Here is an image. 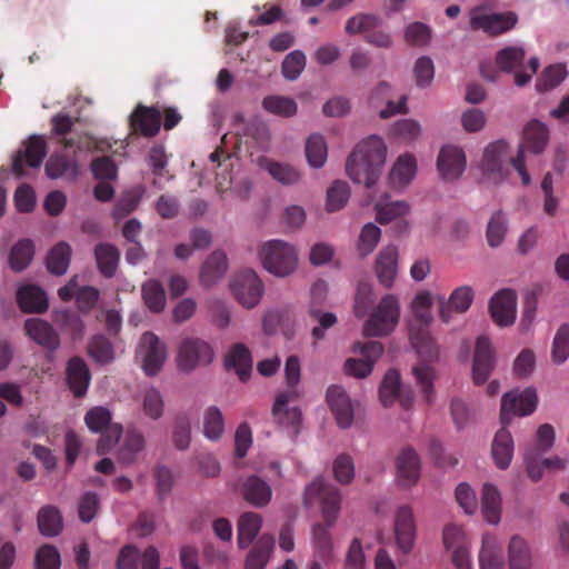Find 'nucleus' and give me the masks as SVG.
Wrapping results in <instances>:
<instances>
[{
    "label": "nucleus",
    "instance_id": "obj_1",
    "mask_svg": "<svg viewBox=\"0 0 569 569\" xmlns=\"http://www.w3.org/2000/svg\"><path fill=\"white\" fill-rule=\"evenodd\" d=\"M538 403L537 392L532 387L522 391L511 390L506 392L501 399L500 421L502 427L496 432L491 446V455L497 468L506 470L513 457V439L507 426L513 416L531 415Z\"/></svg>",
    "mask_w": 569,
    "mask_h": 569
},
{
    "label": "nucleus",
    "instance_id": "obj_2",
    "mask_svg": "<svg viewBox=\"0 0 569 569\" xmlns=\"http://www.w3.org/2000/svg\"><path fill=\"white\" fill-rule=\"evenodd\" d=\"M315 499H320L323 523H316L312 528V541L316 556L323 562H329L333 557V543L329 529L336 522L341 496L332 485L326 483L321 478L312 481L305 492V502L312 503Z\"/></svg>",
    "mask_w": 569,
    "mask_h": 569
},
{
    "label": "nucleus",
    "instance_id": "obj_3",
    "mask_svg": "<svg viewBox=\"0 0 569 569\" xmlns=\"http://www.w3.org/2000/svg\"><path fill=\"white\" fill-rule=\"evenodd\" d=\"M387 147L378 136H370L359 142L346 162V172L356 183L373 186L381 174Z\"/></svg>",
    "mask_w": 569,
    "mask_h": 569
},
{
    "label": "nucleus",
    "instance_id": "obj_4",
    "mask_svg": "<svg viewBox=\"0 0 569 569\" xmlns=\"http://www.w3.org/2000/svg\"><path fill=\"white\" fill-rule=\"evenodd\" d=\"M263 268L277 277H286L292 273L298 263L296 249L282 240L266 242L259 252Z\"/></svg>",
    "mask_w": 569,
    "mask_h": 569
},
{
    "label": "nucleus",
    "instance_id": "obj_5",
    "mask_svg": "<svg viewBox=\"0 0 569 569\" xmlns=\"http://www.w3.org/2000/svg\"><path fill=\"white\" fill-rule=\"evenodd\" d=\"M400 308L392 295H386L363 326L367 337H382L389 335L399 321Z\"/></svg>",
    "mask_w": 569,
    "mask_h": 569
},
{
    "label": "nucleus",
    "instance_id": "obj_6",
    "mask_svg": "<svg viewBox=\"0 0 569 569\" xmlns=\"http://www.w3.org/2000/svg\"><path fill=\"white\" fill-rule=\"evenodd\" d=\"M525 144H521L516 157L511 158V164L519 173L521 181L528 186L531 181L525 164V148L532 153H540L549 140V131L545 123L539 120L530 121L523 132Z\"/></svg>",
    "mask_w": 569,
    "mask_h": 569
},
{
    "label": "nucleus",
    "instance_id": "obj_7",
    "mask_svg": "<svg viewBox=\"0 0 569 569\" xmlns=\"http://www.w3.org/2000/svg\"><path fill=\"white\" fill-rule=\"evenodd\" d=\"M237 301L247 309L254 308L261 300L264 286L258 274L250 269L239 272L230 284Z\"/></svg>",
    "mask_w": 569,
    "mask_h": 569
},
{
    "label": "nucleus",
    "instance_id": "obj_8",
    "mask_svg": "<svg viewBox=\"0 0 569 569\" xmlns=\"http://www.w3.org/2000/svg\"><path fill=\"white\" fill-rule=\"evenodd\" d=\"M213 356L214 352L208 342L198 338H187L181 342L177 362L180 370L190 372L197 366L210 363Z\"/></svg>",
    "mask_w": 569,
    "mask_h": 569
},
{
    "label": "nucleus",
    "instance_id": "obj_9",
    "mask_svg": "<svg viewBox=\"0 0 569 569\" xmlns=\"http://www.w3.org/2000/svg\"><path fill=\"white\" fill-rule=\"evenodd\" d=\"M355 351H359L360 359H348L345 363V370L348 375L356 378H366L371 373L377 359L383 352V346L379 341L356 342Z\"/></svg>",
    "mask_w": 569,
    "mask_h": 569
},
{
    "label": "nucleus",
    "instance_id": "obj_10",
    "mask_svg": "<svg viewBox=\"0 0 569 569\" xmlns=\"http://www.w3.org/2000/svg\"><path fill=\"white\" fill-rule=\"evenodd\" d=\"M47 154V143L42 136L33 134L26 142V149L19 150L12 161V171L17 177L26 174V166L38 168Z\"/></svg>",
    "mask_w": 569,
    "mask_h": 569
},
{
    "label": "nucleus",
    "instance_id": "obj_11",
    "mask_svg": "<svg viewBox=\"0 0 569 569\" xmlns=\"http://www.w3.org/2000/svg\"><path fill=\"white\" fill-rule=\"evenodd\" d=\"M496 367V352L487 337H479L472 361V379L478 386L483 385Z\"/></svg>",
    "mask_w": 569,
    "mask_h": 569
},
{
    "label": "nucleus",
    "instance_id": "obj_12",
    "mask_svg": "<svg viewBox=\"0 0 569 569\" xmlns=\"http://www.w3.org/2000/svg\"><path fill=\"white\" fill-rule=\"evenodd\" d=\"M508 144L503 140L489 143L485 150L480 168L482 173L495 182L502 181L507 176L505 158Z\"/></svg>",
    "mask_w": 569,
    "mask_h": 569
},
{
    "label": "nucleus",
    "instance_id": "obj_13",
    "mask_svg": "<svg viewBox=\"0 0 569 569\" xmlns=\"http://www.w3.org/2000/svg\"><path fill=\"white\" fill-rule=\"evenodd\" d=\"M142 368L147 376H156L162 368L167 350L164 343L153 332H144L140 339Z\"/></svg>",
    "mask_w": 569,
    "mask_h": 569
},
{
    "label": "nucleus",
    "instance_id": "obj_14",
    "mask_svg": "<svg viewBox=\"0 0 569 569\" xmlns=\"http://www.w3.org/2000/svg\"><path fill=\"white\" fill-rule=\"evenodd\" d=\"M517 295L511 289L498 291L490 300L489 309L493 321L500 327L513 323L516 319Z\"/></svg>",
    "mask_w": 569,
    "mask_h": 569
},
{
    "label": "nucleus",
    "instance_id": "obj_15",
    "mask_svg": "<svg viewBox=\"0 0 569 569\" xmlns=\"http://www.w3.org/2000/svg\"><path fill=\"white\" fill-rule=\"evenodd\" d=\"M475 292L469 286H461L456 288L446 300L445 296H438L439 302V317L442 322L448 323L451 320V311L463 313L466 312L472 301Z\"/></svg>",
    "mask_w": 569,
    "mask_h": 569
},
{
    "label": "nucleus",
    "instance_id": "obj_16",
    "mask_svg": "<svg viewBox=\"0 0 569 569\" xmlns=\"http://www.w3.org/2000/svg\"><path fill=\"white\" fill-rule=\"evenodd\" d=\"M395 535L398 548L409 553L416 540V522L410 507L401 506L395 518Z\"/></svg>",
    "mask_w": 569,
    "mask_h": 569
},
{
    "label": "nucleus",
    "instance_id": "obj_17",
    "mask_svg": "<svg viewBox=\"0 0 569 569\" xmlns=\"http://www.w3.org/2000/svg\"><path fill=\"white\" fill-rule=\"evenodd\" d=\"M518 21L515 12H500L491 14L472 16L470 26L473 30L482 29L485 32L497 36L512 29Z\"/></svg>",
    "mask_w": 569,
    "mask_h": 569
},
{
    "label": "nucleus",
    "instance_id": "obj_18",
    "mask_svg": "<svg viewBox=\"0 0 569 569\" xmlns=\"http://www.w3.org/2000/svg\"><path fill=\"white\" fill-rule=\"evenodd\" d=\"M327 402L340 428H349L353 421V406L345 389L330 386L327 390Z\"/></svg>",
    "mask_w": 569,
    "mask_h": 569
},
{
    "label": "nucleus",
    "instance_id": "obj_19",
    "mask_svg": "<svg viewBox=\"0 0 569 569\" xmlns=\"http://www.w3.org/2000/svg\"><path fill=\"white\" fill-rule=\"evenodd\" d=\"M161 126V113L156 107L138 104L130 116V127L143 137H154Z\"/></svg>",
    "mask_w": 569,
    "mask_h": 569
},
{
    "label": "nucleus",
    "instance_id": "obj_20",
    "mask_svg": "<svg viewBox=\"0 0 569 569\" xmlns=\"http://www.w3.org/2000/svg\"><path fill=\"white\" fill-rule=\"evenodd\" d=\"M437 166L445 180L458 179L466 169L463 150L456 146H445L439 152Z\"/></svg>",
    "mask_w": 569,
    "mask_h": 569
},
{
    "label": "nucleus",
    "instance_id": "obj_21",
    "mask_svg": "<svg viewBox=\"0 0 569 569\" xmlns=\"http://www.w3.org/2000/svg\"><path fill=\"white\" fill-rule=\"evenodd\" d=\"M297 397L296 390H287L279 393L272 406L274 421L283 427H290L298 431L301 421V411L297 407L289 408L288 403Z\"/></svg>",
    "mask_w": 569,
    "mask_h": 569
},
{
    "label": "nucleus",
    "instance_id": "obj_22",
    "mask_svg": "<svg viewBox=\"0 0 569 569\" xmlns=\"http://www.w3.org/2000/svg\"><path fill=\"white\" fill-rule=\"evenodd\" d=\"M26 335L49 351L60 347V338L50 323L39 318H30L24 322Z\"/></svg>",
    "mask_w": 569,
    "mask_h": 569
},
{
    "label": "nucleus",
    "instance_id": "obj_23",
    "mask_svg": "<svg viewBox=\"0 0 569 569\" xmlns=\"http://www.w3.org/2000/svg\"><path fill=\"white\" fill-rule=\"evenodd\" d=\"M397 477L402 487H411L420 477V459L410 447L403 448L396 459Z\"/></svg>",
    "mask_w": 569,
    "mask_h": 569
},
{
    "label": "nucleus",
    "instance_id": "obj_24",
    "mask_svg": "<svg viewBox=\"0 0 569 569\" xmlns=\"http://www.w3.org/2000/svg\"><path fill=\"white\" fill-rule=\"evenodd\" d=\"M91 380L90 370L83 359L73 357L67 365V381L74 397L86 395Z\"/></svg>",
    "mask_w": 569,
    "mask_h": 569
},
{
    "label": "nucleus",
    "instance_id": "obj_25",
    "mask_svg": "<svg viewBox=\"0 0 569 569\" xmlns=\"http://www.w3.org/2000/svg\"><path fill=\"white\" fill-rule=\"evenodd\" d=\"M17 302L26 313H42L48 309L46 292L34 284L20 287L17 291Z\"/></svg>",
    "mask_w": 569,
    "mask_h": 569
},
{
    "label": "nucleus",
    "instance_id": "obj_26",
    "mask_svg": "<svg viewBox=\"0 0 569 569\" xmlns=\"http://www.w3.org/2000/svg\"><path fill=\"white\" fill-rule=\"evenodd\" d=\"M398 271V250L387 246L380 250L376 260V273L381 284L390 288Z\"/></svg>",
    "mask_w": 569,
    "mask_h": 569
},
{
    "label": "nucleus",
    "instance_id": "obj_27",
    "mask_svg": "<svg viewBox=\"0 0 569 569\" xmlns=\"http://www.w3.org/2000/svg\"><path fill=\"white\" fill-rule=\"evenodd\" d=\"M226 368L234 370L241 381H247L252 371V357L243 343H234L226 356Z\"/></svg>",
    "mask_w": 569,
    "mask_h": 569
},
{
    "label": "nucleus",
    "instance_id": "obj_28",
    "mask_svg": "<svg viewBox=\"0 0 569 569\" xmlns=\"http://www.w3.org/2000/svg\"><path fill=\"white\" fill-rule=\"evenodd\" d=\"M228 269L227 256L223 251H213L204 261L200 271L201 283L209 288L216 284Z\"/></svg>",
    "mask_w": 569,
    "mask_h": 569
},
{
    "label": "nucleus",
    "instance_id": "obj_29",
    "mask_svg": "<svg viewBox=\"0 0 569 569\" xmlns=\"http://www.w3.org/2000/svg\"><path fill=\"white\" fill-rule=\"evenodd\" d=\"M242 492L246 501L258 508L267 506L272 496V490L268 482L257 476L247 478Z\"/></svg>",
    "mask_w": 569,
    "mask_h": 569
},
{
    "label": "nucleus",
    "instance_id": "obj_30",
    "mask_svg": "<svg viewBox=\"0 0 569 569\" xmlns=\"http://www.w3.org/2000/svg\"><path fill=\"white\" fill-rule=\"evenodd\" d=\"M147 162L154 177L152 184L159 189H162V181H169L172 179V176H170L167 170L168 156L166 153L164 147L161 144L152 146L148 151Z\"/></svg>",
    "mask_w": 569,
    "mask_h": 569
},
{
    "label": "nucleus",
    "instance_id": "obj_31",
    "mask_svg": "<svg viewBox=\"0 0 569 569\" xmlns=\"http://www.w3.org/2000/svg\"><path fill=\"white\" fill-rule=\"evenodd\" d=\"M262 526L261 517L256 512H244L238 520V547L246 549L249 547L257 535L259 533Z\"/></svg>",
    "mask_w": 569,
    "mask_h": 569
},
{
    "label": "nucleus",
    "instance_id": "obj_32",
    "mask_svg": "<svg viewBox=\"0 0 569 569\" xmlns=\"http://www.w3.org/2000/svg\"><path fill=\"white\" fill-rule=\"evenodd\" d=\"M510 569H531V550L528 542L520 536H512L508 545Z\"/></svg>",
    "mask_w": 569,
    "mask_h": 569
},
{
    "label": "nucleus",
    "instance_id": "obj_33",
    "mask_svg": "<svg viewBox=\"0 0 569 569\" xmlns=\"http://www.w3.org/2000/svg\"><path fill=\"white\" fill-rule=\"evenodd\" d=\"M274 547V540L269 535H262L244 561V569H264Z\"/></svg>",
    "mask_w": 569,
    "mask_h": 569
},
{
    "label": "nucleus",
    "instance_id": "obj_34",
    "mask_svg": "<svg viewBox=\"0 0 569 569\" xmlns=\"http://www.w3.org/2000/svg\"><path fill=\"white\" fill-rule=\"evenodd\" d=\"M481 512L491 525H497L500 521L501 496L498 489L490 483H485L482 487Z\"/></svg>",
    "mask_w": 569,
    "mask_h": 569
},
{
    "label": "nucleus",
    "instance_id": "obj_35",
    "mask_svg": "<svg viewBox=\"0 0 569 569\" xmlns=\"http://www.w3.org/2000/svg\"><path fill=\"white\" fill-rule=\"evenodd\" d=\"M416 160L410 154H403L398 158L393 164L390 173L389 181L393 188H403L410 183L416 174Z\"/></svg>",
    "mask_w": 569,
    "mask_h": 569
},
{
    "label": "nucleus",
    "instance_id": "obj_36",
    "mask_svg": "<svg viewBox=\"0 0 569 569\" xmlns=\"http://www.w3.org/2000/svg\"><path fill=\"white\" fill-rule=\"evenodd\" d=\"M94 257L100 273L106 278H112L120 258L118 249L110 243H99L94 248Z\"/></svg>",
    "mask_w": 569,
    "mask_h": 569
},
{
    "label": "nucleus",
    "instance_id": "obj_37",
    "mask_svg": "<svg viewBox=\"0 0 569 569\" xmlns=\"http://www.w3.org/2000/svg\"><path fill=\"white\" fill-rule=\"evenodd\" d=\"M479 563L481 569H503V557L495 536L485 535L482 537Z\"/></svg>",
    "mask_w": 569,
    "mask_h": 569
},
{
    "label": "nucleus",
    "instance_id": "obj_38",
    "mask_svg": "<svg viewBox=\"0 0 569 569\" xmlns=\"http://www.w3.org/2000/svg\"><path fill=\"white\" fill-rule=\"evenodd\" d=\"M38 528L46 537L58 536L63 528L62 516L54 506H44L38 512Z\"/></svg>",
    "mask_w": 569,
    "mask_h": 569
},
{
    "label": "nucleus",
    "instance_id": "obj_39",
    "mask_svg": "<svg viewBox=\"0 0 569 569\" xmlns=\"http://www.w3.org/2000/svg\"><path fill=\"white\" fill-rule=\"evenodd\" d=\"M410 340L423 360L433 361L438 358V347L426 328H411Z\"/></svg>",
    "mask_w": 569,
    "mask_h": 569
},
{
    "label": "nucleus",
    "instance_id": "obj_40",
    "mask_svg": "<svg viewBox=\"0 0 569 569\" xmlns=\"http://www.w3.org/2000/svg\"><path fill=\"white\" fill-rule=\"evenodd\" d=\"M34 256V244L30 239L19 240L9 254L10 268L16 272L23 271L32 261Z\"/></svg>",
    "mask_w": 569,
    "mask_h": 569
},
{
    "label": "nucleus",
    "instance_id": "obj_41",
    "mask_svg": "<svg viewBox=\"0 0 569 569\" xmlns=\"http://www.w3.org/2000/svg\"><path fill=\"white\" fill-rule=\"evenodd\" d=\"M70 259L71 247L67 242L61 241L49 251L46 260L47 268L51 273L61 276L67 271Z\"/></svg>",
    "mask_w": 569,
    "mask_h": 569
},
{
    "label": "nucleus",
    "instance_id": "obj_42",
    "mask_svg": "<svg viewBox=\"0 0 569 569\" xmlns=\"http://www.w3.org/2000/svg\"><path fill=\"white\" fill-rule=\"evenodd\" d=\"M387 196L380 199L375 209L377 212V220L382 223H389L397 218H402L409 213L410 207L406 201H387Z\"/></svg>",
    "mask_w": 569,
    "mask_h": 569
},
{
    "label": "nucleus",
    "instance_id": "obj_43",
    "mask_svg": "<svg viewBox=\"0 0 569 569\" xmlns=\"http://www.w3.org/2000/svg\"><path fill=\"white\" fill-rule=\"evenodd\" d=\"M224 432V417L217 406H209L203 412V435L211 441L221 439Z\"/></svg>",
    "mask_w": 569,
    "mask_h": 569
},
{
    "label": "nucleus",
    "instance_id": "obj_44",
    "mask_svg": "<svg viewBox=\"0 0 569 569\" xmlns=\"http://www.w3.org/2000/svg\"><path fill=\"white\" fill-rule=\"evenodd\" d=\"M144 305L152 312H161L166 307V291L163 286L154 279H150L141 288Z\"/></svg>",
    "mask_w": 569,
    "mask_h": 569
},
{
    "label": "nucleus",
    "instance_id": "obj_45",
    "mask_svg": "<svg viewBox=\"0 0 569 569\" xmlns=\"http://www.w3.org/2000/svg\"><path fill=\"white\" fill-rule=\"evenodd\" d=\"M46 173L51 179L74 178L78 174V166L73 159L63 154H52L46 163Z\"/></svg>",
    "mask_w": 569,
    "mask_h": 569
},
{
    "label": "nucleus",
    "instance_id": "obj_46",
    "mask_svg": "<svg viewBox=\"0 0 569 569\" xmlns=\"http://www.w3.org/2000/svg\"><path fill=\"white\" fill-rule=\"evenodd\" d=\"M382 24V19L373 13H358L349 18L345 26V31L350 34L366 33L368 34L373 29Z\"/></svg>",
    "mask_w": 569,
    "mask_h": 569
},
{
    "label": "nucleus",
    "instance_id": "obj_47",
    "mask_svg": "<svg viewBox=\"0 0 569 569\" xmlns=\"http://www.w3.org/2000/svg\"><path fill=\"white\" fill-rule=\"evenodd\" d=\"M306 157L308 163L312 168H321L323 167L327 156L328 148L325 141V138L321 134L313 133L311 134L306 142Z\"/></svg>",
    "mask_w": 569,
    "mask_h": 569
},
{
    "label": "nucleus",
    "instance_id": "obj_48",
    "mask_svg": "<svg viewBox=\"0 0 569 569\" xmlns=\"http://www.w3.org/2000/svg\"><path fill=\"white\" fill-rule=\"evenodd\" d=\"M262 107L266 111L282 118L293 117L298 111L296 101L283 96H268L263 98Z\"/></svg>",
    "mask_w": 569,
    "mask_h": 569
},
{
    "label": "nucleus",
    "instance_id": "obj_49",
    "mask_svg": "<svg viewBox=\"0 0 569 569\" xmlns=\"http://www.w3.org/2000/svg\"><path fill=\"white\" fill-rule=\"evenodd\" d=\"M401 389L400 375L397 370H388L379 388L380 401L385 407L393 405Z\"/></svg>",
    "mask_w": 569,
    "mask_h": 569
},
{
    "label": "nucleus",
    "instance_id": "obj_50",
    "mask_svg": "<svg viewBox=\"0 0 569 569\" xmlns=\"http://www.w3.org/2000/svg\"><path fill=\"white\" fill-rule=\"evenodd\" d=\"M569 358V323H562L553 338L551 359L556 365H562Z\"/></svg>",
    "mask_w": 569,
    "mask_h": 569
},
{
    "label": "nucleus",
    "instance_id": "obj_51",
    "mask_svg": "<svg viewBox=\"0 0 569 569\" xmlns=\"http://www.w3.org/2000/svg\"><path fill=\"white\" fill-rule=\"evenodd\" d=\"M350 197V189L346 181L336 180L327 190V210L330 212L342 209Z\"/></svg>",
    "mask_w": 569,
    "mask_h": 569
},
{
    "label": "nucleus",
    "instance_id": "obj_52",
    "mask_svg": "<svg viewBox=\"0 0 569 569\" xmlns=\"http://www.w3.org/2000/svg\"><path fill=\"white\" fill-rule=\"evenodd\" d=\"M526 51L521 47H506L498 51L496 62L501 71L511 72L521 66Z\"/></svg>",
    "mask_w": 569,
    "mask_h": 569
},
{
    "label": "nucleus",
    "instance_id": "obj_53",
    "mask_svg": "<svg viewBox=\"0 0 569 569\" xmlns=\"http://www.w3.org/2000/svg\"><path fill=\"white\" fill-rule=\"evenodd\" d=\"M144 437L137 430L127 432L123 448L119 452V460L123 463L130 465L134 461L136 455L144 448Z\"/></svg>",
    "mask_w": 569,
    "mask_h": 569
},
{
    "label": "nucleus",
    "instance_id": "obj_54",
    "mask_svg": "<svg viewBox=\"0 0 569 569\" xmlns=\"http://www.w3.org/2000/svg\"><path fill=\"white\" fill-rule=\"evenodd\" d=\"M142 409L144 415L152 420H158L162 417L164 411V401L158 389L149 388L144 391L142 397Z\"/></svg>",
    "mask_w": 569,
    "mask_h": 569
},
{
    "label": "nucleus",
    "instance_id": "obj_55",
    "mask_svg": "<svg viewBox=\"0 0 569 569\" xmlns=\"http://www.w3.org/2000/svg\"><path fill=\"white\" fill-rule=\"evenodd\" d=\"M90 357L99 363H109L113 360V347L104 336L93 337L88 346Z\"/></svg>",
    "mask_w": 569,
    "mask_h": 569
},
{
    "label": "nucleus",
    "instance_id": "obj_56",
    "mask_svg": "<svg viewBox=\"0 0 569 569\" xmlns=\"http://www.w3.org/2000/svg\"><path fill=\"white\" fill-rule=\"evenodd\" d=\"M567 71L562 64L547 67L537 81V90L540 92L549 91L559 86L566 78Z\"/></svg>",
    "mask_w": 569,
    "mask_h": 569
},
{
    "label": "nucleus",
    "instance_id": "obj_57",
    "mask_svg": "<svg viewBox=\"0 0 569 569\" xmlns=\"http://www.w3.org/2000/svg\"><path fill=\"white\" fill-rule=\"evenodd\" d=\"M266 169L270 176L282 184H295L300 179V172L290 164L266 160Z\"/></svg>",
    "mask_w": 569,
    "mask_h": 569
},
{
    "label": "nucleus",
    "instance_id": "obj_58",
    "mask_svg": "<svg viewBox=\"0 0 569 569\" xmlns=\"http://www.w3.org/2000/svg\"><path fill=\"white\" fill-rule=\"evenodd\" d=\"M380 237L381 230L379 227L371 222L365 224L357 246L359 254L362 257L370 254L377 247Z\"/></svg>",
    "mask_w": 569,
    "mask_h": 569
},
{
    "label": "nucleus",
    "instance_id": "obj_59",
    "mask_svg": "<svg viewBox=\"0 0 569 569\" xmlns=\"http://www.w3.org/2000/svg\"><path fill=\"white\" fill-rule=\"evenodd\" d=\"M418 385L428 403L432 402L435 370L426 363H420L412 369Z\"/></svg>",
    "mask_w": 569,
    "mask_h": 569
},
{
    "label": "nucleus",
    "instance_id": "obj_60",
    "mask_svg": "<svg viewBox=\"0 0 569 569\" xmlns=\"http://www.w3.org/2000/svg\"><path fill=\"white\" fill-rule=\"evenodd\" d=\"M507 231L505 216L501 211L492 214L487 227V240L490 247H498L502 243Z\"/></svg>",
    "mask_w": 569,
    "mask_h": 569
},
{
    "label": "nucleus",
    "instance_id": "obj_61",
    "mask_svg": "<svg viewBox=\"0 0 569 569\" xmlns=\"http://www.w3.org/2000/svg\"><path fill=\"white\" fill-rule=\"evenodd\" d=\"M84 422L92 432H100L111 426V412L104 407H94L84 416Z\"/></svg>",
    "mask_w": 569,
    "mask_h": 569
},
{
    "label": "nucleus",
    "instance_id": "obj_62",
    "mask_svg": "<svg viewBox=\"0 0 569 569\" xmlns=\"http://www.w3.org/2000/svg\"><path fill=\"white\" fill-rule=\"evenodd\" d=\"M306 67V56L302 51L290 52L283 60L281 70L288 80H296Z\"/></svg>",
    "mask_w": 569,
    "mask_h": 569
},
{
    "label": "nucleus",
    "instance_id": "obj_63",
    "mask_svg": "<svg viewBox=\"0 0 569 569\" xmlns=\"http://www.w3.org/2000/svg\"><path fill=\"white\" fill-rule=\"evenodd\" d=\"M432 299L429 292L419 293L412 302V312L417 321L427 327L431 320Z\"/></svg>",
    "mask_w": 569,
    "mask_h": 569
},
{
    "label": "nucleus",
    "instance_id": "obj_64",
    "mask_svg": "<svg viewBox=\"0 0 569 569\" xmlns=\"http://www.w3.org/2000/svg\"><path fill=\"white\" fill-rule=\"evenodd\" d=\"M37 569H59L60 555L56 547L44 545L36 553Z\"/></svg>",
    "mask_w": 569,
    "mask_h": 569
}]
</instances>
